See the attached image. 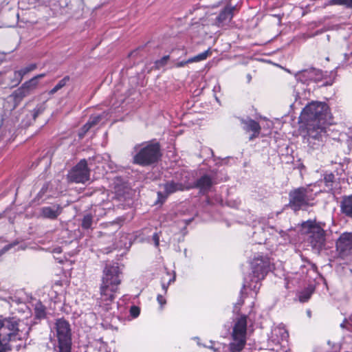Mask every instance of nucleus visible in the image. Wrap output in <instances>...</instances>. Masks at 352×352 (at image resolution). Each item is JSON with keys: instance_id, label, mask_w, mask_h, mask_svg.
<instances>
[{"instance_id": "nucleus-1", "label": "nucleus", "mask_w": 352, "mask_h": 352, "mask_svg": "<svg viewBox=\"0 0 352 352\" xmlns=\"http://www.w3.org/2000/svg\"><path fill=\"white\" fill-rule=\"evenodd\" d=\"M120 270L118 265H107L103 270L102 283L100 287V297L98 299L100 307L104 310L111 309V305L115 299V294L121 283Z\"/></svg>"}, {"instance_id": "nucleus-2", "label": "nucleus", "mask_w": 352, "mask_h": 352, "mask_svg": "<svg viewBox=\"0 0 352 352\" xmlns=\"http://www.w3.org/2000/svg\"><path fill=\"white\" fill-rule=\"evenodd\" d=\"M287 207L296 212L299 210H307L314 206L316 193H314L310 186L294 188L289 192Z\"/></svg>"}, {"instance_id": "nucleus-3", "label": "nucleus", "mask_w": 352, "mask_h": 352, "mask_svg": "<svg viewBox=\"0 0 352 352\" xmlns=\"http://www.w3.org/2000/svg\"><path fill=\"white\" fill-rule=\"evenodd\" d=\"M24 322L16 317H8L0 319V336L8 340H21L28 337L30 327L23 328Z\"/></svg>"}, {"instance_id": "nucleus-4", "label": "nucleus", "mask_w": 352, "mask_h": 352, "mask_svg": "<svg viewBox=\"0 0 352 352\" xmlns=\"http://www.w3.org/2000/svg\"><path fill=\"white\" fill-rule=\"evenodd\" d=\"M136 152L133 156V163L142 166H148L157 162L161 157L160 146L157 142L137 144Z\"/></svg>"}, {"instance_id": "nucleus-5", "label": "nucleus", "mask_w": 352, "mask_h": 352, "mask_svg": "<svg viewBox=\"0 0 352 352\" xmlns=\"http://www.w3.org/2000/svg\"><path fill=\"white\" fill-rule=\"evenodd\" d=\"M252 274L250 275V282L244 283L243 289L248 287L257 292L261 287L260 281L263 280L270 270L268 258L258 256L254 258L251 263Z\"/></svg>"}, {"instance_id": "nucleus-6", "label": "nucleus", "mask_w": 352, "mask_h": 352, "mask_svg": "<svg viewBox=\"0 0 352 352\" xmlns=\"http://www.w3.org/2000/svg\"><path fill=\"white\" fill-rule=\"evenodd\" d=\"M300 119L304 122L329 123V107L325 102H311L303 109Z\"/></svg>"}, {"instance_id": "nucleus-7", "label": "nucleus", "mask_w": 352, "mask_h": 352, "mask_svg": "<svg viewBox=\"0 0 352 352\" xmlns=\"http://www.w3.org/2000/svg\"><path fill=\"white\" fill-rule=\"evenodd\" d=\"M247 316L242 315L234 320L231 333L232 340L228 344L230 352H240L246 344Z\"/></svg>"}, {"instance_id": "nucleus-8", "label": "nucleus", "mask_w": 352, "mask_h": 352, "mask_svg": "<svg viewBox=\"0 0 352 352\" xmlns=\"http://www.w3.org/2000/svg\"><path fill=\"white\" fill-rule=\"evenodd\" d=\"M305 134L304 141L314 149L318 148L322 145L326 138V125L327 123H316L305 122Z\"/></svg>"}, {"instance_id": "nucleus-9", "label": "nucleus", "mask_w": 352, "mask_h": 352, "mask_svg": "<svg viewBox=\"0 0 352 352\" xmlns=\"http://www.w3.org/2000/svg\"><path fill=\"white\" fill-rule=\"evenodd\" d=\"M301 231L309 234V241L311 247L318 252L322 250L325 245V231L315 221L308 220L301 224Z\"/></svg>"}, {"instance_id": "nucleus-10", "label": "nucleus", "mask_w": 352, "mask_h": 352, "mask_svg": "<svg viewBox=\"0 0 352 352\" xmlns=\"http://www.w3.org/2000/svg\"><path fill=\"white\" fill-rule=\"evenodd\" d=\"M44 76L45 74H38L24 82L7 98V102L13 103L12 109H15L24 98L33 94L37 87L38 79Z\"/></svg>"}, {"instance_id": "nucleus-11", "label": "nucleus", "mask_w": 352, "mask_h": 352, "mask_svg": "<svg viewBox=\"0 0 352 352\" xmlns=\"http://www.w3.org/2000/svg\"><path fill=\"white\" fill-rule=\"evenodd\" d=\"M55 329L59 352H70L72 333L69 322L63 318L58 319L55 323Z\"/></svg>"}, {"instance_id": "nucleus-12", "label": "nucleus", "mask_w": 352, "mask_h": 352, "mask_svg": "<svg viewBox=\"0 0 352 352\" xmlns=\"http://www.w3.org/2000/svg\"><path fill=\"white\" fill-rule=\"evenodd\" d=\"M90 170L85 159L81 160L67 174V179L71 182L85 183L89 179Z\"/></svg>"}, {"instance_id": "nucleus-13", "label": "nucleus", "mask_w": 352, "mask_h": 352, "mask_svg": "<svg viewBox=\"0 0 352 352\" xmlns=\"http://www.w3.org/2000/svg\"><path fill=\"white\" fill-rule=\"evenodd\" d=\"M336 249L342 258L352 259V232H344L340 236Z\"/></svg>"}, {"instance_id": "nucleus-14", "label": "nucleus", "mask_w": 352, "mask_h": 352, "mask_svg": "<svg viewBox=\"0 0 352 352\" xmlns=\"http://www.w3.org/2000/svg\"><path fill=\"white\" fill-rule=\"evenodd\" d=\"M322 78V72L320 69L314 67H310L296 74L297 80L302 83H308L310 81H318Z\"/></svg>"}, {"instance_id": "nucleus-15", "label": "nucleus", "mask_w": 352, "mask_h": 352, "mask_svg": "<svg viewBox=\"0 0 352 352\" xmlns=\"http://www.w3.org/2000/svg\"><path fill=\"white\" fill-rule=\"evenodd\" d=\"M163 188L165 194L164 198H166L169 195L175 193L177 191L188 190L191 188V186L186 181L172 179L164 184Z\"/></svg>"}, {"instance_id": "nucleus-16", "label": "nucleus", "mask_w": 352, "mask_h": 352, "mask_svg": "<svg viewBox=\"0 0 352 352\" xmlns=\"http://www.w3.org/2000/svg\"><path fill=\"white\" fill-rule=\"evenodd\" d=\"M63 207L60 204H52L42 207L40 209V216L43 219L54 220L62 213Z\"/></svg>"}, {"instance_id": "nucleus-17", "label": "nucleus", "mask_w": 352, "mask_h": 352, "mask_svg": "<svg viewBox=\"0 0 352 352\" xmlns=\"http://www.w3.org/2000/svg\"><path fill=\"white\" fill-rule=\"evenodd\" d=\"M236 6H226L219 14L216 19V23L219 27L228 25L234 16V10Z\"/></svg>"}, {"instance_id": "nucleus-18", "label": "nucleus", "mask_w": 352, "mask_h": 352, "mask_svg": "<svg viewBox=\"0 0 352 352\" xmlns=\"http://www.w3.org/2000/svg\"><path fill=\"white\" fill-rule=\"evenodd\" d=\"M241 123L243 124V129L246 132L252 131V134L250 136L249 140H252L258 137L261 132V126L258 122L252 119L241 120Z\"/></svg>"}, {"instance_id": "nucleus-19", "label": "nucleus", "mask_w": 352, "mask_h": 352, "mask_svg": "<svg viewBox=\"0 0 352 352\" xmlns=\"http://www.w3.org/2000/svg\"><path fill=\"white\" fill-rule=\"evenodd\" d=\"M212 185V177L208 175H204L195 182L193 187L199 188L201 193L205 194L210 190Z\"/></svg>"}, {"instance_id": "nucleus-20", "label": "nucleus", "mask_w": 352, "mask_h": 352, "mask_svg": "<svg viewBox=\"0 0 352 352\" xmlns=\"http://www.w3.org/2000/svg\"><path fill=\"white\" fill-rule=\"evenodd\" d=\"M288 337L287 331L281 324L274 327L272 330L271 340L274 343L279 344L281 341L286 340Z\"/></svg>"}, {"instance_id": "nucleus-21", "label": "nucleus", "mask_w": 352, "mask_h": 352, "mask_svg": "<svg viewBox=\"0 0 352 352\" xmlns=\"http://www.w3.org/2000/svg\"><path fill=\"white\" fill-rule=\"evenodd\" d=\"M341 211L349 217H352V195L345 196L340 203Z\"/></svg>"}, {"instance_id": "nucleus-22", "label": "nucleus", "mask_w": 352, "mask_h": 352, "mask_svg": "<svg viewBox=\"0 0 352 352\" xmlns=\"http://www.w3.org/2000/svg\"><path fill=\"white\" fill-rule=\"evenodd\" d=\"M36 68V64H31L28 65V67H25L19 71H16L14 73V85H18L23 79V76L29 73L30 72H32Z\"/></svg>"}, {"instance_id": "nucleus-23", "label": "nucleus", "mask_w": 352, "mask_h": 352, "mask_svg": "<svg viewBox=\"0 0 352 352\" xmlns=\"http://www.w3.org/2000/svg\"><path fill=\"white\" fill-rule=\"evenodd\" d=\"M94 224H96V221H94V217L93 214L89 213L83 216L80 226L84 230H93Z\"/></svg>"}, {"instance_id": "nucleus-24", "label": "nucleus", "mask_w": 352, "mask_h": 352, "mask_svg": "<svg viewBox=\"0 0 352 352\" xmlns=\"http://www.w3.org/2000/svg\"><path fill=\"white\" fill-rule=\"evenodd\" d=\"M46 107H45V103H41V104H38L32 111H30L29 113V114L28 115V117H30L31 118L30 121L29 122V123H28L27 124H30L32 121H34L36 120V118L41 113H43V111H45Z\"/></svg>"}, {"instance_id": "nucleus-25", "label": "nucleus", "mask_w": 352, "mask_h": 352, "mask_svg": "<svg viewBox=\"0 0 352 352\" xmlns=\"http://www.w3.org/2000/svg\"><path fill=\"white\" fill-rule=\"evenodd\" d=\"M323 182L324 183L325 187L327 188L324 190L327 192L332 191L335 182V175L332 173H326L324 175Z\"/></svg>"}, {"instance_id": "nucleus-26", "label": "nucleus", "mask_w": 352, "mask_h": 352, "mask_svg": "<svg viewBox=\"0 0 352 352\" xmlns=\"http://www.w3.org/2000/svg\"><path fill=\"white\" fill-rule=\"evenodd\" d=\"M327 6H341L352 10V0H328Z\"/></svg>"}, {"instance_id": "nucleus-27", "label": "nucleus", "mask_w": 352, "mask_h": 352, "mask_svg": "<svg viewBox=\"0 0 352 352\" xmlns=\"http://www.w3.org/2000/svg\"><path fill=\"white\" fill-rule=\"evenodd\" d=\"M212 52L210 51V49H208L207 50L192 57L188 58V62H199L204 60H206L210 55H211Z\"/></svg>"}, {"instance_id": "nucleus-28", "label": "nucleus", "mask_w": 352, "mask_h": 352, "mask_svg": "<svg viewBox=\"0 0 352 352\" xmlns=\"http://www.w3.org/2000/svg\"><path fill=\"white\" fill-rule=\"evenodd\" d=\"M11 342L7 338L0 336V352H10L12 350Z\"/></svg>"}, {"instance_id": "nucleus-29", "label": "nucleus", "mask_w": 352, "mask_h": 352, "mask_svg": "<svg viewBox=\"0 0 352 352\" xmlns=\"http://www.w3.org/2000/svg\"><path fill=\"white\" fill-rule=\"evenodd\" d=\"M314 292V288L308 287L301 292L298 295L299 300L302 302H305L311 298V294Z\"/></svg>"}, {"instance_id": "nucleus-30", "label": "nucleus", "mask_w": 352, "mask_h": 352, "mask_svg": "<svg viewBox=\"0 0 352 352\" xmlns=\"http://www.w3.org/2000/svg\"><path fill=\"white\" fill-rule=\"evenodd\" d=\"M34 314L36 318L39 319L45 317V307L41 302L36 303L34 307Z\"/></svg>"}, {"instance_id": "nucleus-31", "label": "nucleus", "mask_w": 352, "mask_h": 352, "mask_svg": "<svg viewBox=\"0 0 352 352\" xmlns=\"http://www.w3.org/2000/svg\"><path fill=\"white\" fill-rule=\"evenodd\" d=\"M69 80V77L68 76H65L63 79H61L56 85L52 88L50 91L49 94L52 95L54 94L56 92H57L58 90H60L61 88H63L67 82Z\"/></svg>"}, {"instance_id": "nucleus-32", "label": "nucleus", "mask_w": 352, "mask_h": 352, "mask_svg": "<svg viewBox=\"0 0 352 352\" xmlns=\"http://www.w3.org/2000/svg\"><path fill=\"white\" fill-rule=\"evenodd\" d=\"M169 55L164 56L162 58L156 60L155 62V66L157 69H160L163 66L166 65L168 60H169Z\"/></svg>"}, {"instance_id": "nucleus-33", "label": "nucleus", "mask_w": 352, "mask_h": 352, "mask_svg": "<svg viewBox=\"0 0 352 352\" xmlns=\"http://www.w3.org/2000/svg\"><path fill=\"white\" fill-rule=\"evenodd\" d=\"M19 244L17 241H15L10 244L5 245L2 249L0 250V256L3 255L12 248L15 247Z\"/></svg>"}, {"instance_id": "nucleus-34", "label": "nucleus", "mask_w": 352, "mask_h": 352, "mask_svg": "<svg viewBox=\"0 0 352 352\" xmlns=\"http://www.w3.org/2000/svg\"><path fill=\"white\" fill-rule=\"evenodd\" d=\"M102 120V115H98L96 116H92L88 120V122L90 123V125L93 127L98 124L100 121Z\"/></svg>"}, {"instance_id": "nucleus-35", "label": "nucleus", "mask_w": 352, "mask_h": 352, "mask_svg": "<svg viewBox=\"0 0 352 352\" xmlns=\"http://www.w3.org/2000/svg\"><path fill=\"white\" fill-rule=\"evenodd\" d=\"M92 126L90 125V123L88 122L82 127L79 136L80 138H82L85 133L91 128Z\"/></svg>"}, {"instance_id": "nucleus-36", "label": "nucleus", "mask_w": 352, "mask_h": 352, "mask_svg": "<svg viewBox=\"0 0 352 352\" xmlns=\"http://www.w3.org/2000/svg\"><path fill=\"white\" fill-rule=\"evenodd\" d=\"M130 314L133 318H136L140 314V309L136 306H132L130 309Z\"/></svg>"}, {"instance_id": "nucleus-37", "label": "nucleus", "mask_w": 352, "mask_h": 352, "mask_svg": "<svg viewBox=\"0 0 352 352\" xmlns=\"http://www.w3.org/2000/svg\"><path fill=\"white\" fill-rule=\"evenodd\" d=\"M157 300L159 302V304L162 307L166 303V299L164 298V296L161 294H158L157 296Z\"/></svg>"}, {"instance_id": "nucleus-38", "label": "nucleus", "mask_w": 352, "mask_h": 352, "mask_svg": "<svg viewBox=\"0 0 352 352\" xmlns=\"http://www.w3.org/2000/svg\"><path fill=\"white\" fill-rule=\"evenodd\" d=\"M192 62H188V59L187 60H185V61H180V62H178L175 64V67H184L186 65L188 64V63H191Z\"/></svg>"}, {"instance_id": "nucleus-39", "label": "nucleus", "mask_w": 352, "mask_h": 352, "mask_svg": "<svg viewBox=\"0 0 352 352\" xmlns=\"http://www.w3.org/2000/svg\"><path fill=\"white\" fill-rule=\"evenodd\" d=\"M153 240L154 241L155 245L157 247L160 243V238L157 233H154L153 235Z\"/></svg>"}, {"instance_id": "nucleus-40", "label": "nucleus", "mask_w": 352, "mask_h": 352, "mask_svg": "<svg viewBox=\"0 0 352 352\" xmlns=\"http://www.w3.org/2000/svg\"><path fill=\"white\" fill-rule=\"evenodd\" d=\"M345 329L352 332V324L349 321H348V323L346 324V327H345Z\"/></svg>"}, {"instance_id": "nucleus-41", "label": "nucleus", "mask_w": 352, "mask_h": 352, "mask_svg": "<svg viewBox=\"0 0 352 352\" xmlns=\"http://www.w3.org/2000/svg\"><path fill=\"white\" fill-rule=\"evenodd\" d=\"M348 323V320L346 319H345L341 324H340V327L342 329H345V327H346V324Z\"/></svg>"}, {"instance_id": "nucleus-42", "label": "nucleus", "mask_w": 352, "mask_h": 352, "mask_svg": "<svg viewBox=\"0 0 352 352\" xmlns=\"http://www.w3.org/2000/svg\"><path fill=\"white\" fill-rule=\"evenodd\" d=\"M162 289H164V293L166 294V292H167L168 287V284H167V285H166L165 283H163L162 284Z\"/></svg>"}, {"instance_id": "nucleus-43", "label": "nucleus", "mask_w": 352, "mask_h": 352, "mask_svg": "<svg viewBox=\"0 0 352 352\" xmlns=\"http://www.w3.org/2000/svg\"><path fill=\"white\" fill-rule=\"evenodd\" d=\"M120 238H121V241L122 242L124 240H126L128 239V234H122V236H120Z\"/></svg>"}, {"instance_id": "nucleus-44", "label": "nucleus", "mask_w": 352, "mask_h": 352, "mask_svg": "<svg viewBox=\"0 0 352 352\" xmlns=\"http://www.w3.org/2000/svg\"><path fill=\"white\" fill-rule=\"evenodd\" d=\"M118 248H128L127 247V243H124L123 244H120V245H118L117 246Z\"/></svg>"}, {"instance_id": "nucleus-45", "label": "nucleus", "mask_w": 352, "mask_h": 352, "mask_svg": "<svg viewBox=\"0 0 352 352\" xmlns=\"http://www.w3.org/2000/svg\"><path fill=\"white\" fill-rule=\"evenodd\" d=\"M175 280V276H174L173 278H171L168 282V285H169L171 283H173Z\"/></svg>"}, {"instance_id": "nucleus-46", "label": "nucleus", "mask_w": 352, "mask_h": 352, "mask_svg": "<svg viewBox=\"0 0 352 352\" xmlns=\"http://www.w3.org/2000/svg\"><path fill=\"white\" fill-rule=\"evenodd\" d=\"M247 78H248V82H250V80L252 79L251 75L250 74H248L247 75Z\"/></svg>"}, {"instance_id": "nucleus-47", "label": "nucleus", "mask_w": 352, "mask_h": 352, "mask_svg": "<svg viewBox=\"0 0 352 352\" xmlns=\"http://www.w3.org/2000/svg\"><path fill=\"white\" fill-rule=\"evenodd\" d=\"M208 348H210V349H212L214 351H217V349H215V348H214L212 346H208Z\"/></svg>"}, {"instance_id": "nucleus-48", "label": "nucleus", "mask_w": 352, "mask_h": 352, "mask_svg": "<svg viewBox=\"0 0 352 352\" xmlns=\"http://www.w3.org/2000/svg\"><path fill=\"white\" fill-rule=\"evenodd\" d=\"M137 51H138V50H135V51L132 52L131 53V54H130V55H131V56H132V55H133V54H136V53H137Z\"/></svg>"}, {"instance_id": "nucleus-49", "label": "nucleus", "mask_w": 352, "mask_h": 352, "mask_svg": "<svg viewBox=\"0 0 352 352\" xmlns=\"http://www.w3.org/2000/svg\"><path fill=\"white\" fill-rule=\"evenodd\" d=\"M157 195H158V197H162L163 194L161 192H158Z\"/></svg>"}, {"instance_id": "nucleus-50", "label": "nucleus", "mask_w": 352, "mask_h": 352, "mask_svg": "<svg viewBox=\"0 0 352 352\" xmlns=\"http://www.w3.org/2000/svg\"><path fill=\"white\" fill-rule=\"evenodd\" d=\"M239 304H240V305L243 304V301H241L240 302H239Z\"/></svg>"}]
</instances>
